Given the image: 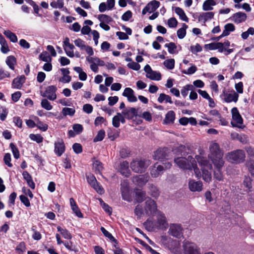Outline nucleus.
<instances>
[{"mask_svg": "<svg viewBox=\"0 0 254 254\" xmlns=\"http://www.w3.org/2000/svg\"><path fill=\"white\" fill-rule=\"evenodd\" d=\"M146 229L149 231H155L158 230H166L168 227V222L165 215L159 211L154 220L148 219L144 222Z\"/></svg>", "mask_w": 254, "mask_h": 254, "instance_id": "obj_1", "label": "nucleus"}, {"mask_svg": "<svg viewBox=\"0 0 254 254\" xmlns=\"http://www.w3.org/2000/svg\"><path fill=\"white\" fill-rule=\"evenodd\" d=\"M93 168L97 173H100L103 169L102 163L97 160L93 161Z\"/></svg>", "mask_w": 254, "mask_h": 254, "instance_id": "obj_44", "label": "nucleus"}, {"mask_svg": "<svg viewBox=\"0 0 254 254\" xmlns=\"http://www.w3.org/2000/svg\"><path fill=\"white\" fill-rule=\"evenodd\" d=\"M243 186L244 188L245 191L247 192H250L252 191V179L249 177L245 176L243 181Z\"/></svg>", "mask_w": 254, "mask_h": 254, "instance_id": "obj_29", "label": "nucleus"}, {"mask_svg": "<svg viewBox=\"0 0 254 254\" xmlns=\"http://www.w3.org/2000/svg\"><path fill=\"white\" fill-rule=\"evenodd\" d=\"M98 19L100 21V23L109 24L113 21L112 18L106 14H99L98 15Z\"/></svg>", "mask_w": 254, "mask_h": 254, "instance_id": "obj_43", "label": "nucleus"}, {"mask_svg": "<svg viewBox=\"0 0 254 254\" xmlns=\"http://www.w3.org/2000/svg\"><path fill=\"white\" fill-rule=\"evenodd\" d=\"M245 157V152L241 149L231 151L226 155L227 160L229 162L235 164H239L244 162Z\"/></svg>", "mask_w": 254, "mask_h": 254, "instance_id": "obj_6", "label": "nucleus"}, {"mask_svg": "<svg viewBox=\"0 0 254 254\" xmlns=\"http://www.w3.org/2000/svg\"><path fill=\"white\" fill-rule=\"evenodd\" d=\"M175 113L173 111H169L165 115L163 123L165 125H171L174 123L175 120Z\"/></svg>", "mask_w": 254, "mask_h": 254, "instance_id": "obj_26", "label": "nucleus"}, {"mask_svg": "<svg viewBox=\"0 0 254 254\" xmlns=\"http://www.w3.org/2000/svg\"><path fill=\"white\" fill-rule=\"evenodd\" d=\"M121 191L123 199L127 201L131 200V197L130 194L129 185L127 181L124 180L121 184Z\"/></svg>", "mask_w": 254, "mask_h": 254, "instance_id": "obj_12", "label": "nucleus"}, {"mask_svg": "<svg viewBox=\"0 0 254 254\" xmlns=\"http://www.w3.org/2000/svg\"><path fill=\"white\" fill-rule=\"evenodd\" d=\"M247 14L242 12L234 13L231 17V20L235 23L239 24L245 21L247 19Z\"/></svg>", "mask_w": 254, "mask_h": 254, "instance_id": "obj_21", "label": "nucleus"}, {"mask_svg": "<svg viewBox=\"0 0 254 254\" xmlns=\"http://www.w3.org/2000/svg\"><path fill=\"white\" fill-rule=\"evenodd\" d=\"M4 35L13 43H16L18 41L16 35L10 30H5L3 32Z\"/></svg>", "mask_w": 254, "mask_h": 254, "instance_id": "obj_42", "label": "nucleus"}, {"mask_svg": "<svg viewBox=\"0 0 254 254\" xmlns=\"http://www.w3.org/2000/svg\"><path fill=\"white\" fill-rule=\"evenodd\" d=\"M247 166L249 172L251 175L254 178V162L250 161L247 163Z\"/></svg>", "mask_w": 254, "mask_h": 254, "instance_id": "obj_64", "label": "nucleus"}, {"mask_svg": "<svg viewBox=\"0 0 254 254\" xmlns=\"http://www.w3.org/2000/svg\"><path fill=\"white\" fill-rule=\"evenodd\" d=\"M193 86L191 84H187L184 86L181 89V94L184 97H186L189 93V91L193 90Z\"/></svg>", "mask_w": 254, "mask_h": 254, "instance_id": "obj_47", "label": "nucleus"}, {"mask_svg": "<svg viewBox=\"0 0 254 254\" xmlns=\"http://www.w3.org/2000/svg\"><path fill=\"white\" fill-rule=\"evenodd\" d=\"M148 193L153 197L157 198L159 195L160 192L158 187L152 184H149L148 185Z\"/></svg>", "mask_w": 254, "mask_h": 254, "instance_id": "obj_25", "label": "nucleus"}, {"mask_svg": "<svg viewBox=\"0 0 254 254\" xmlns=\"http://www.w3.org/2000/svg\"><path fill=\"white\" fill-rule=\"evenodd\" d=\"M151 161L145 159H135L130 163V167L135 173H141L150 165Z\"/></svg>", "mask_w": 254, "mask_h": 254, "instance_id": "obj_5", "label": "nucleus"}, {"mask_svg": "<svg viewBox=\"0 0 254 254\" xmlns=\"http://www.w3.org/2000/svg\"><path fill=\"white\" fill-rule=\"evenodd\" d=\"M5 63L10 69L14 70L15 65L16 64V59L14 56H9L7 57Z\"/></svg>", "mask_w": 254, "mask_h": 254, "instance_id": "obj_31", "label": "nucleus"}, {"mask_svg": "<svg viewBox=\"0 0 254 254\" xmlns=\"http://www.w3.org/2000/svg\"><path fill=\"white\" fill-rule=\"evenodd\" d=\"M122 114L128 119L137 116V111L135 108H129L122 111Z\"/></svg>", "mask_w": 254, "mask_h": 254, "instance_id": "obj_27", "label": "nucleus"}, {"mask_svg": "<svg viewBox=\"0 0 254 254\" xmlns=\"http://www.w3.org/2000/svg\"><path fill=\"white\" fill-rule=\"evenodd\" d=\"M149 180V176L147 174L136 175L132 178V182L140 187L145 186Z\"/></svg>", "mask_w": 254, "mask_h": 254, "instance_id": "obj_13", "label": "nucleus"}, {"mask_svg": "<svg viewBox=\"0 0 254 254\" xmlns=\"http://www.w3.org/2000/svg\"><path fill=\"white\" fill-rule=\"evenodd\" d=\"M195 159L201 166L202 174V177L204 181L209 183L211 181V171L212 169V165L204 157L199 156H195Z\"/></svg>", "mask_w": 254, "mask_h": 254, "instance_id": "obj_4", "label": "nucleus"}, {"mask_svg": "<svg viewBox=\"0 0 254 254\" xmlns=\"http://www.w3.org/2000/svg\"><path fill=\"white\" fill-rule=\"evenodd\" d=\"M160 2L156 0H153L147 4V7L149 10V13L154 12L159 6Z\"/></svg>", "mask_w": 254, "mask_h": 254, "instance_id": "obj_40", "label": "nucleus"}, {"mask_svg": "<svg viewBox=\"0 0 254 254\" xmlns=\"http://www.w3.org/2000/svg\"><path fill=\"white\" fill-rule=\"evenodd\" d=\"M29 138L38 143H41L43 141V137L39 134H30Z\"/></svg>", "mask_w": 254, "mask_h": 254, "instance_id": "obj_51", "label": "nucleus"}, {"mask_svg": "<svg viewBox=\"0 0 254 254\" xmlns=\"http://www.w3.org/2000/svg\"><path fill=\"white\" fill-rule=\"evenodd\" d=\"M120 113H117V115L113 117L112 120V124L114 127H118L120 125Z\"/></svg>", "mask_w": 254, "mask_h": 254, "instance_id": "obj_60", "label": "nucleus"}, {"mask_svg": "<svg viewBox=\"0 0 254 254\" xmlns=\"http://www.w3.org/2000/svg\"><path fill=\"white\" fill-rule=\"evenodd\" d=\"M235 27L232 23H227L224 26V30L223 31V36H228L231 32L235 30Z\"/></svg>", "mask_w": 254, "mask_h": 254, "instance_id": "obj_38", "label": "nucleus"}, {"mask_svg": "<svg viewBox=\"0 0 254 254\" xmlns=\"http://www.w3.org/2000/svg\"><path fill=\"white\" fill-rule=\"evenodd\" d=\"M123 95L127 97L128 101L130 102H135L137 101V98L134 95V91L130 88H126L123 93Z\"/></svg>", "mask_w": 254, "mask_h": 254, "instance_id": "obj_22", "label": "nucleus"}, {"mask_svg": "<svg viewBox=\"0 0 254 254\" xmlns=\"http://www.w3.org/2000/svg\"><path fill=\"white\" fill-rule=\"evenodd\" d=\"M56 239H57V244L58 245H61L62 244H64V246L65 247V248L66 249H67L68 250H70V251H72L73 249H72V243L71 242H63L62 240H61V236L60 234H56Z\"/></svg>", "mask_w": 254, "mask_h": 254, "instance_id": "obj_32", "label": "nucleus"}, {"mask_svg": "<svg viewBox=\"0 0 254 254\" xmlns=\"http://www.w3.org/2000/svg\"><path fill=\"white\" fill-rule=\"evenodd\" d=\"M10 73L2 68H0V80H3L5 78H10Z\"/></svg>", "mask_w": 254, "mask_h": 254, "instance_id": "obj_58", "label": "nucleus"}, {"mask_svg": "<svg viewBox=\"0 0 254 254\" xmlns=\"http://www.w3.org/2000/svg\"><path fill=\"white\" fill-rule=\"evenodd\" d=\"M222 95L224 96L225 102L227 103H230L231 102H237L239 98L238 94L234 91H233L231 93H227L224 90Z\"/></svg>", "mask_w": 254, "mask_h": 254, "instance_id": "obj_17", "label": "nucleus"}, {"mask_svg": "<svg viewBox=\"0 0 254 254\" xmlns=\"http://www.w3.org/2000/svg\"><path fill=\"white\" fill-rule=\"evenodd\" d=\"M168 153L166 148H159L154 152L153 159L156 160L162 161L165 159Z\"/></svg>", "mask_w": 254, "mask_h": 254, "instance_id": "obj_18", "label": "nucleus"}, {"mask_svg": "<svg viewBox=\"0 0 254 254\" xmlns=\"http://www.w3.org/2000/svg\"><path fill=\"white\" fill-rule=\"evenodd\" d=\"M41 106L42 108L47 110H51L53 109V106L46 99H43L42 100Z\"/></svg>", "mask_w": 254, "mask_h": 254, "instance_id": "obj_50", "label": "nucleus"}, {"mask_svg": "<svg viewBox=\"0 0 254 254\" xmlns=\"http://www.w3.org/2000/svg\"><path fill=\"white\" fill-rule=\"evenodd\" d=\"M197 69V67L195 65L191 64V66L190 68L187 70H183L182 72L185 74L191 75L195 73Z\"/></svg>", "mask_w": 254, "mask_h": 254, "instance_id": "obj_53", "label": "nucleus"}, {"mask_svg": "<svg viewBox=\"0 0 254 254\" xmlns=\"http://www.w3.org/2000/svg\"><path fill=\"white\" fill-rule=\"evenodd\" d=\"M163 64L168 69H173L175 66V60L173 59L165 60Z\"/></svg>", "mask_w": 254, "mask_h": 254, "instance_id": "obj_48", "label": "nucleus"}, {"mask_svg": "<svg viewBox=\"0 0 254 254\" xmlns=\"http://www.w3.org/2000/svg\"><path fill=\"white\" fill-rule=\"evenodd\" d=\"M134 213L138 217H141L143 214H145L144 208L143 209L141 205H137L134 209Z\"/></svg>", "mask_w": 254, "mask_h": 254, "instance_id": "obj_57", "label": "nucleus"}, {"mask_svg": "<svg viewBox=\"0 0 254 254\" xmlns=\"http://www.w3.org/2000/svg\"><path fill=\"white\" fill-rule=\"evenodd\" d=\"M165 47L168 48V52L171 54H177L178 53L177 47L173 42L166 44Z\"/></svg>", "mask_w": 254, "mask_h": 254, "instance_id": "obj_41", "label": "nucleus"}, {"mask_svg": "<svg viewBox=\"0 0 254 254\" xmlns=\"http://www.w3.org/2000/svg\"><path fill=\"white\" fill-rule=\"evenodd\" d=\"M144 208L145 214L148 216L154 215L157 211L156 202L150 197L146 200Z\"/></svg>", "mask_w": 254, "mask_h": 254, "instance_id": "obj_9", "label": "nucleus"}, {"mask_svg": "<svg viewBox=\"0 0 254 254\" xmlns=\"http://www.w3.org/2000/svg\"><path fill=\"white\" fill-rule=\"evenodd\" d=\"M158 101L160 103H162L164 102H165L166 103H169L170 104L173 103L171 97L168 95H166L164 93H161L160 94L158 98Z\"/></svg>", "mask_w": 254, "mask_h": 254, "instance_id": "obj_39", "label": "nucleus"}, {"mask_svg": "<svg viewBox=\"0 0 254 254\" xmlns=\"http://www.w3.org/2000/svg\"><path fill=\"white\" fill-rule=\"evenodd\" d=\"M214 13L213 12H207L202 13L198 17L199 22L205 23L207 20L212 19L214 17Z\"/></svg>", "mask_w": 254, "mask_h": 254, "instance_id": "obj_28", "label": "nucleus"}, {"mask_svg": "<svg viewBox=\"0 0 254 254\" xmlns=\"http://www.w3.org/2000/svg\"><path fill=\"white\" fill-rule=\"evenodd\" d=\"M209 150L208 157L214 166L217 167L223 166L224 164V161L223 159V152L220 148L219 144L215 142H211L209 146Z\"/></svg>", "mask_w": 254, "mask_h": 254, "instance_id": "obj_3", "label": "nucleus"}, {"mask_svg": "<svg viewBox=\"0 0 254 254\" xmlns=\"http://www.w3.org/2000/svg\"><path fill=\"white\" fill-rule=\"evenodd\" d=\"M164 171V167L156 163L154 165L150 171V174L153 178H157L161 175Z\"/></svg>", "mask_w": 254, "mask_h": 254, "instance_id": "obj_23", "label": "nucleus"}, {"mask_svg": "<svg viewBox=\"0 0 254 254\" xmlns=\"http://www.w3.org/2000/svg\"><path fill=\"white\" fill-rule=\"evenodd\" d=\"M94 185H92L91 187L96 190V191L100 194L104 193V190L102 187L97 182L94 184Z\"/></svg>", "mask_w": 254, "mask_h": 254, "instance_id": "obj_59", "label": "nucleus"}, {"mask_svg": "<svg viewBox=\"0 0 254 254\" xmlns=\"http://www.w3.org/2000/svg\"><path fill=\"white\" fill-rule=\"evenodd\" d=\"M176 164L180 168L183 169L190 170L193 169L196 177L199 178L201 174L199 169L197 167L196 161L191 156L187 157H179L174 160Z\"/></svg>", "mask_w": 254, "mask_h": 254, "instance_id": "obj_2", "label": "nucleus"}, {"mask_svg": "<svg viewBox=\"0 0 254 254\" xmlns=\"http://www.w3.org/2000/svg\"><path fill=\"white\" fill-rule=\"evenodd\" d=\"M54 152L58 156H61L65 151V145L64 141L60 139L55 142Z\"/></svg>", "mask_w": 254, "mask_h": 254, "instance_id": "obj_19", "label": "nucleus"}, {"mask_svg": "<svg viewBox=\"0 0 254 254\" xmlns=\"http://www.w3.org/2000/svg\"><path fill=\"white\" fill-rule=\"evenodd\" d=\"M101 231L104 235V236L108 238L111 241L113 242L116 241V239L112 236V235L110 233H109L107 230H106L104 227H102L101 228Z\"/></svg>", "mask_w": 254, "mask_h": 254, "instance_id": "obj_61", "label": "nucleus"}, {"mask_svg": "<svg viewBox=\"0 0 254 254\" xmlns=\"http://www.w3.org/2000/svg\"><path fill=\"white\" fill-rule=\"evenodd\" d=\"M63 48L67 56L70 58H73L74 56L75 47L72 44L70 43L69 39L68 37L65 38L63 41Z\"/></svg>", "mask_w": 254, "mask_h": 254, "instance_id": "obj_14", "label": "nucleus"}, {"mask_svg": "<svg viewBox=\"0 0 254 254\" xmlns=\"http://www.w3.org/2000/svg\"><path fill=\"white\" fill-rule=\"evenodd\" d=\"M188 26L184 23L183 24V27L179 29L177 31V36L179 39L184 38L186 35V29L188 28Z\"/></svg>", "mask_w": 254, "mask_h": 254, "instance_id": "obj_45", "label": "nucleus"}, {"mask_svg": "<svg viewBox=\"0 0 254 254\" xmlns=\"http://www.w3.org/2000/svg\"><path fill=\"white\" fill-rule=\"evenodd\" d=\"M136 199L138 202L143 201L146 197V192L142 190L136 189L135 191Z\"/></svg>", "mask_w": 254, "mask_h": 254, "instance_id": "obj_35", "label": "nucleus"}, {"mask_svg": "<svg viewBox=\"0 0 254 254\" xmlns=\"http://www.w3.org/2000/svg\"><path fill=\"white\" fill-rule=\"evenodd\" d=\"M75 112L74 108L64 107L62 109V113L64 116H73Z\"/></svg>", "mask_w": 254, "mask_h": 254, "instance_id": "obj_46", "label": "nucleus"}, {"mask_svg": "<svg viewBox=\"0 0 254 254\" xmlns=\"http://www.w3.org/2000/svg\"><path fill=\"white\" fill-rule=\"evenodd\" d=\"M175 11L176 13L179 16L180 18L181 19L186 22H188L189 21V18L186 15V13H185L184 10L182 8L179 7H177L175 8Z\"/></svg>", "mask_w": 254, "mask_h": 254, "instance_id": "obj_33", "label": "nucleus"}, {"mask_svg": "<svg viewBox=\"0 0 254 254\" xmlns=\"http://www.w3.org/2000/svg\"><path fill=\"white\" fill-rule=\"evenodd\" d=\"M10 147L11 149L14 157L17 159L19 158V152L17 147L13 143L10 144Z\"/></svg>", "mask_w": 254, "mask_h": 254, "instance_id": "obj_54", "label": "nucleus"}, {"mask_svg": "<svg viewBox=\"0 0 254 254\" xmlns=\"http://www.w3.org/2000/svg\"><path fill=\"white\" fill-rule=\"evenodd\" d=\"M117 169L122 175L126 177H128L130 175L128 162L127 161L121 162Z\"/></svg>", "mask_w": 254, "mask_h": 254, "instance_id": "obj_16", "label": "nucleus"}, {"mask_svg": "<svg viewBox=\"0 0 254 254\" xmlns=\"http://www.w3.org/2000/svg\"><path fill=\"white\" fill-rule=\"evenodd\" d=\"M57 88L56 86L50 85L48 86L44 92H41V96L47 98L49 100L54 101L57 98L56 92Z\"/></svg>", "mask_w": 254, "mask_h": 254, "instance_id": "obj_11", "label": "nucleus"}, {"mask_svg": "<svg viewBox=\"0 0 254 254\" xmlns=\"http://www.w3.org/2000/svg\"><path fill=\"white\" fill-rule=\"evenodd\" d=\"M37 122L36 123V127H37L39 129L43 131H45L48 129V126L46 124L43 123V122L39 121V119L37 118Z\"/></svg>", "mask_w": 254, "mask_h": 254, "instance_id": "obj_52", "label": "nucleus"}, {"mask_svg": "<svg viewBox=\"0 0 254 254\" xmlns=\"http://www.w3.org/2000/svg\"><path fill=\"white\" fill-rule=\"evenodd\" d=\"M168 233L169 235L178 239L184 237V228L179 223H171L168 225Z\"/></svg>", "mask_w": 254, "mask_h": 254, "instance_id": "obj_8", "label": "nucleus"}, {"mask_svg": "<svg viewBox=\"0 0 254 254\" xmlns=\"http://www.w3.org/2000/svg\"><path fill=\"white\" fill-rule=\"evenodd\" d=\"M64 2L63 0H57L53 1L50 3V5L54 8H62L64 7Z\"/></svg>", "mask_w": 254, "mask_h": 254, "instance_id": "obj_49", "label": "nucleus"}, {"mask_svg": "<svg viewBox=\"0 0 254 254\" xmlns=\"http://www.w3.org/2000/svg\"><path fill=\"white\" fill-rule=\"evenodd\" d=\"M216 4L214 0H206L202 5V9L204 11H209L213 9V6Z\"/></svg>", "mask_w": 254, "mask_h": 254, "instance_id": "obj_30", "label": "nucleus"}, {"mask_svg": "<svg viewBox=\"0 0 254 254\" xmlns=\"http://www.w3.org/2000/svg\"><path fill=\"white\" fill-rule=\"evenodd\" d=\"M223 166L219 167L214 166L215 170L214 171V177L218 181H221L223 179V176L221 171V169Z\"/></svg>", "mask_w": 254, "mask_h": 254, "instance_id": "obj_37", "label": "nucleus"}, {"mask_svg": "<svg viewBox=\"0 0 254 254\" xmlns=\"http://www.w3.org/2000/svg\"><path fill=\"white\" fill-rule=\"evenodd\" d=\"M147 78L153 80H160L161 78V73L159 72L152 70L148 74L146 75Z\"/></svg>", "mask_w": 254, "mask_h": 254, "instance_id": "obj_36", "label": "nucleus"}, {"mask_svg": "<svg viewBox=\"0 0 254 254\" xmlns=\"http://www.w3.org/2000/svg\"><path fill=\"white\" fill-rule=\"evenodd\" d=\"M72 149L76 154L80 153L82 151V147L80 144L75 143L72 145Z\"/></svg>", "mask_w": 254, "mask_h": 254, "instance_id": "obj_62", "label": "nucleus"}, {"mask_svg": "<svg viewBox=\"0 0 254 254\" xmlns=\"http://www.w3.org/2000/svg\"><path fill=\"white\" fill-rule=\"evenodd\" d=\"M183 254H201L200 248L195 243L185 240L182 244Z\"/></svg>", "mask_w": 254, "mask_h": 254, "instance_id": "obj_7", "label": "nucleus"}, {"mask_svg": "<svg viewBox=\"0 0 254 254\" xmlns=\"http://www.w3.org/2000/svg\"><path fill=\"white\" fill-rule=\"evenodd\" d=\"M74 43L76 46L79 47L81 50H83L86 46L85 42L79 38L75 40Z\"/></svg>", "mask_w": 254, "mask_h": 254, "instance_id": "obj_56", "label": "nucleus"}, {"mask_svg": "<svg viewBox=\"0 0 254 254\" xmlns=\"http://www.w3.org/2000/svg\"><path fill=\"white\" fill-rule=\"evenodd\" d=\"M57 230L58 232H60L61 234L64 239L70 240L72 238L71 234L66 229L63 228L60 226H58Z\"/></svg>", "mask_w": 254, "mask_h": 254, "instance_id": "obj_34", "label": "nucleus"}, {"mask_svg": "<svg viewBox=\"0 0 254 254\" xmlns=\"http://www.w3.org/2000/svg\"><path fill=\"white\" fill-rule=\"evenodd\" d=\"M105 135V132L104 130H100L98 131L97 135L94 138V142H98L102 140Z\"/></svg>", "mask_w": 254, "mask_h": 254, "instance_id": "obj_55", "label": "nucleus"}, {"mask_svg": "<svg viewBox=\"0 0 254 254\" xmlns=\"http://www.w3.org/2000/svg\"><path fill=\"white\" fill-rule=\"evenodd\" d=\"M40 59L42 61L46 62H48L51 60V58L46 52H43L40 55Z\"/></svg>", "mask_w": 254, "mask_h": 254, "instance_id": "obj_63", "label": "nucleus"}, {"mask_svg": "<svg viewBox=\"0 0 254 254\" xmlns=\"http://www.w3.org/2000/svg\"><path fill=\"white\" fill-rule=\"evenodd\" d=\"M72 130L68 131L69 137H74L76 135L80 134L83 130L82 126L79 124H75L72 126Z\"/></svg>", "mask_w": 254, "mask_h": 254, "instance_id": "obj_20", "label": "nucleus"}, {"mask_svg": "<svg viewBox=\"0 0 254 254\" xmlns=\"http://www.w3.org/2000/svg\"><path fill=\"white\" fill-rule=\"evenodd\" d=\"M188 187L190 190L192 192H200L202 190L203 184L202 182L196 181L193 179H189Z\"/></svg>", "mask_w": 254, "mask_h": 254, "instance_id": "obj_15", "label": "nucleus"}, {"mask_svg": "<svg viewBox=\"0 0 254 254\" xmlns=\"http://www.w3.org/2000/svg\"><path fill=\"white\" fill-rule=\"evenodd\" d=\"M233 122L231 124L233 127H241L243 123V120L240 115L237 108L234 107L231 110Z\"/></svg>", "mask_w": 254, "mask_h": 254, "instance_id": "obj_10", "label": "nucleus"}, {"mask_svg": "<svg viewBox=\"0 0 254 254\" xmlns=\"http://www.w3.org/2000/svg\"><path fill=\"white\" fill-rule=\"evenodd\" d=\"M25 77L24 75H21L14 78L12 82V88L15 89H21L23 84L25 82Z\"/></svg>", "mask_w": 254, "mask_h": 254, "instance_id": "obj_24", "label": "nucleus"}]
</instances>
